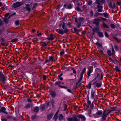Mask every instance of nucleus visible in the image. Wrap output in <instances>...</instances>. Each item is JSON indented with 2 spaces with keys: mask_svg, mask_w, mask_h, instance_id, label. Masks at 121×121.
Wrapping results in <instances>:
<instances>
[{
  "mask_svg": "<svg viewBox=\"0 0 121 121\" xmlns=\"http://www.w3.org/2000/svg\"><path fill=\"white\" fill-rule=\"evenodd\" d=\"M112 111V110H110L108 112L106 111V110L104 111L103 113V114L102 118L101 119L102 121H104L106 120V117Z\"/></svg>",
  "mask_w": 121,
  "mask_h": 121,
  "instance_id": "nucleus-1",
  "label": "nucleus"
},
{
  "mask_svg": "<svg viewBox=\"0 0 121 121\" xmlns=\"http://www.w3.org/2000/svg\"><path fill=\"white\" fill-rule=\"evenodd\" d=\"M95 3L98 5L97 6V7L98 8L97 10L99 12H102V10L101 9L103 8V6H102L100 5L101 4L100 0H96Z\"/></svg>",
  "mask_w": 121,
  "mask_h": 121,
  "instance_id": "nucleus-2",
  "label": "nucleus"
},
{
  "mask_svg": "<svg viewBox=\"0 0 121 121\" xmlns=\"http://www.w3.org/2000/svg\"><path fill=\"white\" fill-rule=\"evenodd\" d=\"M102 114L101 111H99L97 112L95 114H93V116H94L96 118H99L100 117Z\"/></svg>",
  "mask_w": 121,
  "mask_h": 121,
  "instance_id": "nucleus-3",
  "label": "nucleus"
},
{
  "mask_svg": "<svg viewBox=\"0 0 121 121\" xmlns=\"http://www.w3.org/2000/svg\"><path fill=\"white\" fill-rule=\"evenodd\" d=\"M67 119L69 121H80V120L78 119L76 117H68Z\"/></svg>",
  "mask_w": 121,
  "mask_h": 121,
  "instance_id": "nucleus-4",
  "label": "nucleus"
},
{
  "mask_svg": "<svg viewBox=\"0 0 121 121\" xmlns=\"http://www.w3.org/2000/svg\"><path fill=\"white\" fill-rule=\"evenodd\" d=\"M64 7L67 9H70L72 8L73 6L72 5L70 4L68 5L66 4H65L64 5Z\"/></svg>",
  "mask_w": 121,
  "mask_h": 121,
  "instance_id": "nucleus-5",
  "label": "nucleus"
},
{
  "mask_svg": "<svg viewBox=\"0 0 121 121\" xmlns=\"http://www.w3.org/2000/svg\"><path fill=\"white\" fill-rule=\"evenodd\" d=\"M100 21V20L99 19H95L93 20V23L96 25H98L99 24V22Z\"/></svg>",
  "mask_w": 121,
  "mask_h": 121,
  "instance_id": "nucleus-6",
  "label": "nucleus"
},
{
  "mask_svg": "<svg viewBox=\"0 0 121 121\" xmlns=\"http://www.w3.org/2000/svg\"><path fill=\"white\" fill-rule=\"evenodd\" d=\"M22 4H21L20 2H16L13 4V6L15 8L20 6Z\"/></svg>",
  "mask_w": 121,
  "mask_h": 121,
  "instance_id": "nucleus-7",
  "label": "nucleus"
},
{
  "mask_svg": "<svg viewBox=\"0 0 121 121\" xmlns=\"http://www.w3.org/2000/svg\"><path fill=\"white\" fill-rule=\"evenodd\" d=\"M6 110L5 108L4 107H2L0 109V112H3L6 114H7V112L5 111Z\"/></svg>",
  "mask_w": 121,
  "mask_h": 121,
  "instance_id": "nucleus-8",
  "label": "nucleus"
},
{
  "mask_svg": "<svg viewBox=\"0 0 121 121\" xmlns=\"http://www.w3.org/2000/svg\"><path fill=\"white\" fill-rule=\"evenodd\" d=\"M78 117L79 118H81L82 120L83 121H85L86 120V118L83 116L82 115H79L78 116Z\"/></svg>",
  "mask_w": 121,
  "mask_h": 121,
  "instance_id": "nucleus-9",
  "label": "nucleus"
},
{
  "mask_svg": "<svg viewBox=\"0 0 121 121\" xmlns=\"http://www.w3.org/2000/svg\"><path fill=\"white\" fill-rule=\"evenodd\" d=\"M56 31L57 32L61 34H63L64 33V31L62 30L57 29L56 30Z\"/></svg>",
  "mask_w": 121,
  "mask_h": 121,
  "instance_id": "nucleus-10",
  "label": "nucleus"
},
{
  "mask_svg": "<svg viewBox=\"0 0 121 121\" xmlns=\"http://www.w3.org/2000/svg\"><path fill=\"white\" fill-rule=\"evenodd\" d=\"M59 112V111H58L54 115L53 118L55 120V121H56L57 119V115Z\"/></svg>",
  "mask_w": 121,
  "mask_h": 121,
  "instance_id": "nucleus-11",
  "label": "nucleus"
},
{
  "mask_svg": "<svg viewBox=\"0 0 121 121\" xmlns=\"http://www.w3.org/2000/svg\"><path fill=\"white\" fill-rule=\"evenodd\" d=\"M49 61L51 62H53L55 61V60L54 59L53 57L52 56H50L49 57Z\"/></svg>",
  "mask_w": 121,
  "mask_h": 121,
  "instance_id": "nucleus-12",
  "label": "nucleus"
},
{
  "mask_svg": "<svg viewBox=\"0 0 121 121\" xmlns=\"http://www.w3.org/2000/svg\"><path fill=\"white\" fill-rule=\"evenodd\" d=\"M95 91L92 90L91 92V98L92 99H93L95 95Z\"/></svg>",
  "mask_w": 121,
  "mask_h": 121,
  "instance_id": "nucleus-13",
  "label": "nucleus"
},
{
  "mask_svg": "<svg viewBox=\"0 0 121 121\" xmlns=\"http://www.w3.org/2000/svg\"><path fill=\"white\" fill-rule=\"evenodd\" d=\"M54 115L53 113H52L49 114L48 116V118L49 120Z\"/></svg>",
  "mask_w": 121,
  "mask_h": 121,
  "instance_id": "nucleus-14",
  "label": "nucleus"
},
{
  "mask_svg": "<svg viewBox=\"0 0 121 121\" xmlns=\"http://www.w3.org/2000/svg\"><path fill=\"white\" fill-rule=\"evenodd\" d=\"M52 97H55L56 95V93L54 91H52L50 93Z\"/></svg>",
  "mask_w": 121,
  "mask_h": 121,
  "instance_id": "nucleus-15",
  "label": "nucleus"
},
{
  "mask_svg": "<svg viewBox=\"0 0 121 121\" xmlns=\"http://www.w3.org/2000/svg\"><path fill=\"white\" fill-rule=\"evenodd\" d=\"M47 39L49 40H53L54 39L53 35H51L50 37H49L47 38Z\"/></svg>",
  "mask_w": 121,
  "mask_h": 121,
  "instance_id": "nucleus-16",
  "label": "nucleus"
},
{
  "mask_svg": "<svg viewBox=\"0 0 121 121\" xmlns=\"http://www.w3.org/2000/svg\"><path fill=\"white\" fill-rule=\"evenodd\" d=\"M9 17H9L8 18H5L4 19L3 21L4 22L5 24H6L8 23L9 22L8 19L9 18Z\"/></svg>",
  "mask_w": 121,
  "mask_h": 121,
  "instance_id": "nucleus-17",
  "label": "nucleus"
},
{
  "mask_svg": "<svg viewBox=\"0 0 121 121\" xmlns=\"http://www.w3.org/2000/svg\"><path fill=\"white\" fill-rule=\"evenodd\" d=\"M95 72L96 73H97V77H98L99 74L100 72V70L96 68L95 69Z\"/></svg>",
  "mask_w": 121,
  "mask_h": 121,
  "instance_id": "nucleus-18",
  "label": "nucleus"
},
{
  "mask_svg": "<svg viewBox=\"0 0 121 121\" xmlns=\"http://www.w3.org/2000/svg\"><path fill=\"white\" fill-rule=\"evenodd\" d=\"M86 67H84L82 69V71L81 72V76H82L84 74V73H85V72L86 71Z\"/></svg>",
  "mask_w": 121,
  "mask_h": 121,
  "instance_id": "nucleus-19",
  "label": "nucleus"
},
{
  "mask_svg": "<svg viewBox=\"0 0 121 121\" xmlns=\"http://www.w3.org/2000/svg\"><path fill=\"white\" fill-rule=\"evenodd\" d=\"M30 107V104H26L24 107V108L25 109L29 108Z\"/></svg>",
  "mask_w": 121,
  "mask_h": 121,
  "instance_id": "nucleus-20",
  "label": "nucleus"
},
{
  "mask_svg": "<svg viewBox=\"0 0 121 121\" xmlns=\"http://www.w3.org/2000/svg\"><path fill=\"white\" fill-rule=\"evenodd\" d=\"M101 83L100 82H98L96 83V86L97 87H99L101 86Z\"/></svg>",
  "mask_w": 121,
  "mask_h": 121,
  "instance_id": "nucleus-21",
  "label": "nucleus"
},
{
  "mask_svg": "<svg viewBox=\"0 0 121 121\" xmlns=\"http://www.w3.org/2000/svg\"><path fill=\"white\" fill-rule=\"evenodd\" d=\"M5 78L4 76L0 77V81L4 82L5 81Z\"/></svg>",
  "mask_w": 121,
  "mask_h": 121,
  "instance_id": "nucleus-22",
  "label": "nucleus"
},
{
  "mask_svg": "<svg viewBox=\"0 0 121 121\" xmlns=\"http://www.w3.org/2000/svg\"><path fill=\"white\" fill-rule=\"evenodd\" d=\"M59 118L60 120H63L64 116L62 114H60L59 115Z\"/></svg>",
  "mask_w": 121,
  "mask_h": 121,
  "instance_id": "nucleus-23",
  "label": "nucleus"
},
{
  "mask_svg": "<svg viewBox=\"0 0 121 121\" xmlns=\"http://www.w3.org/2000/svg\"><path fill=\"white\" fill-rule=\"evenodd\" d=\"M30 5L29 4H27L26 5V9L28 11H30L31 9L30 8Z\"/></svg>",
  "mask_w": 121,
  "mask_h": 121,
  "instance_id": "nucleus-24",
  "label": "nucleus"
},
{
  "mask_svg": "<svg viewBox=\"0 0 121 121\" xmlns=\"http://www.w3.org/2000/svg\"><path fill=\"white\" fill-rule=\"evenodd\" d=\"M91 72V70L89 68H88L87 72V74L88 76L89 77L90 75Z\"/></svg>",
  "mask_w": 121,
  "mask_h": 121,
  "instance_id": "nucleus-25",
  "label": "nucleus"
},
{
  "mask_svg": "<svg viewBox=\"0 0 121 121\" xmlns=\"http://www.w3.org/2000/svg\"><path fill=\"white\" fill-rule=\"evenodd\" d=\"M103 26L104 27L106 28H109V27L104 22H103Z\"/></svg>",
  "mask_w": 121,
  "mask_h": 121,
  "instance_id": "nucleus-26",
  "label": "nucleus"
},
{
  "mask_svg": "<svg viewBox=\"0 0 121 121\" xmlns=\"http://www.w3.org/2000/svg\"><path fill=\"white\" fill-rule=\"evenodd\" d=\"M39 110V108L38 107H36L34 108V111L35 112H38Z\"/></svg>",
  "mask_w": 121,
  "mask_h": 121,
  "instance_id": "nucleus-27",
  "label": "nucleus"
},
{
  "mask_svg": "<svg viewBox=\"0 0 121 121\" xmlns=\"http://www.w3.org/2000/svg\"><path fill=\"white\" fill-rule=\"evenodd\" d=\"M61 83V82L60 81H57L56 82L55 84V86H58Z\"/></svg>",
  "mask_w": 121,
  "mask_h": 121,
  "instance_id": "nucleus-28",
  "label": "nucleus"
},
{
  "mask_svg": "<svg viewBox=\"0 0 121 121\" xmlns=\"http://www.w3.org/2000/svg\"><path fill=\"white\" fill-rule=\"evenodd\" d=\"M107 53L108 55L110 56L112 55V53L111 51L110 50H108L107 51Z\"/></svg>",
  "mask_w": 121,
  "mask_h": 121,
  "instance_id": "nucleus-29",
  "label": "nucleus"
},
{
  "mask_svg": "<svg viewBox=\"0 0 121 121\" xmlns=\"http://www.w3.org/2000/svg\"><path fill=\"white\" fill-rule=\"evenodd\" d=\"M98 34L99 36L100 37H102L103 35V33L102 32H98Z\"/></svg>",
  "mask_w": 121,
  "mask_h": 121,
  "instance_id": "nucleus-30",
  "label": "nucleus"
},
{
  "mask_svg": "<svg viewBox=\"0 0 121 121\" xmlns=\"http://www.w3.org/2000/svg\"><path fill=\"white\" fill-rule=\"evenodd\" d=\"M45 106L44 105H43L41 106L40 108L41 110L43 111L44 109Z\"/></svg>",
  "mask_w": 121,
  "mask_h": 121,
  "instance_id": "nucleus-31",
  "label": "nucleus"
},
{
  "mask_svg": "<svg viewBox=\"0 0 121 121\" xmlns=\"http://www.w3.org/2000/svg\"><path fill=\"white\" fill-rule=\"evenodd\" d=\"M105 2V0H101L100 1V3L101 4L100 5H102Z\"/></svg>",
  "mask_w": 121,
  "mask_h": 121,
  "instance_id": "nucleus-32",
  "label": "nucleus"
},
{
  "mask_svg": "<svg viewBox=\"0 0 121 121\" xmlns=\"http://www.w3.org/2000/svg\"><path fill=\"white\" fill-rule=\"evenodd\" d=\"M91 82H89L88 85V88L89 89H91Z\"/></svg>",
  "mask_w": 121,
  "mask_h": 121,
  "instance_id": "nucleus-33",
  "label": "nucleus"
},
{
  "mask_svg": "<svg viewBox=\"0 0 121 121\" xmlns=\"http://www.w3.org/2000/svg\"><path fill=\"white\" fill-rule=\"evenodd\" d=\"M96 44L98 47H101L102 46V45L100 43L97 42L96 43Z\"/></svg>",
  "mask_w": 121,
  "mask_h": 121,
  "instance_id": "nucleus-34",
  "label": "nucleus"
},
{
  "mask_svg": "<svg viewBox=\"0 0 121 121\" xmlns=\"http://www.w3.org/2000/svg\"><path fill=\"white\" fill-rule=\"evenodd\" d=\"M111 7L113 8H114L115 7V4L114 3H112Z\"/></svg>",
  "mask_w": 121,
  "mask_h": 121,
  "instance_id": "nucleus-35",
  "label": "nucleus"
},
{
  "mask_svg": "<svg viewBox=\"0 0 121 121\" xmlns=\"http://www.w3.org/2000/svg\"><path fill=\"white\" fill-rule=\"evenodd\" d=\"M17 39H12L11 41V42L12 43L14 42L17 41Z\"/></svg>",
  "mask_w": 121,
  "mask_h": 121,
  "instance_id": "nucleus-36",
  "label": "nucleus"
},
{
  "mask_svg": "<svg viewBox=\"0 0 121 121\" xmlns=\"http://www.w3.org/2000/svg\"><path fill=\"white\" fill-rule=\"evenodd\" d=\"M73 29L75 32L77 33H78L79 32V30L77 29L76 28H74Z\"/></svg>",
  "mask_w": 121,
  "mask_h": 121,
  "instance_id": "nucleus-37",
  "label": "nucleus"
},
{
  "mask_svg": "<svg viewBox=\"0 0 121 121\" xmlns=\"http://www.w3.org/2000/svg\"><path fill=\"white\" fill-rule=\"evenodd\" d=\"M4 24V22L2 20L0 19V26Z\"/></svg>",
  "mask_w": 121,
  "mask_h": 121,
  "instance_id": "nucleus-38",
  "label": "nucleus"
},
{
  "mask_svg": "<svg viewBox=\"0 0 121 121\" xmlns=\"http://www.w3.org/2000/svg\"><path fill=\"white\" fill-rule=\"evenodd\" d=\"M103 15L105 17H108V14L106 13H104L103 14Z\"/></svg>",
  "mask_w": 121,
  "mask_h": 121,
  "instance_id": "nucleus-39",
  "label": "nucleus"
},
{
  "mask_svg": "<svg viewBox=\"0 0 121 121\" xmlns=\"http://www.w3.org/2000/svg\"><path fill=\"white\" fill-rule=\"evenodd\" d=\"M111 27L112 28H113L115 27V25L113 24H111L110 25Z\"/></svg>",
  "mask_w": 121,
  "mask_h": 121,
  "instance_id": "nucleus-40",
  "label": "nucleus"
},
{
  "mask_svg": "<svg viewBox=\"0 0 121 121\" xmlns=\"http://www.w3.org/2000/svg\"><path fill=\"white\" fill-rule=\"evenodd\" d=\"M42 43V45L43 46L45 47L47 46V44L46 43L43 42Z\"/></svg>",
  "mask_w": 121,
  "mask_h": 121,
  "instance_id": "nucleus-41",
  "label": "nucleus"
},
{
  "mask_svg": "<svg viewBox=\"0 0 121 121\" xmlns=\"http://www.w3.org/2000/svg\"><path fill=\"white\" fill-rule=\"evenodd\" d=\"M19 22L18 21H17L15 22V25H18L19 24Z\"/></svg>",
  "mask_w": 121,
  "mask_h": 121,
  "instance_id": "nucleus-42",
  "label": "nucleus"
},
{
  "mask_svg": "<svg viewBox=\"0 0 121 121\" xmlns=\"http://www.w3.org/2000/svg\"><path fill=\"white\" fill-rule=\"evenodd\" d=\"M115 69L117 71H120V70L118 68L117 66L115 67Z\"/></svg>",
  "mask_w": 121,
  "mask_h": 121,
  "instance_id": "nucleus-43",
  "label": "nucleus"
},
{
  "mask_svg": "<svg viewBox=\"0 0 121 121\" xmlns=\"http://www.w3.org/2000/svg\"><path fill=\"white\" fill-rule=\"evenodd\" d=\"M81 25V23H78L77 24V27L78 28H79L80 27Z\"/></svg>",
  "mask_w": 121,
  "mask_h": 121,
  "instance_id": "nucleus-44",
  "label": "nucleus"
},
{
  "mask_svg": "<svg viewBox=\"0 0 121 121\" xmlns=\"http://www.w3.org/2000/svg\"><path fill=\"white\" fill-rule=\"evenodd\" d=\"M92 1L90 0L88 2V4L89 5H90L92 4Z\"/></svg>",
  "mask_w": 121,
  "mask_h": 121,
  "instance_id": "nucleus-45",
  "label": "nucleus"
},
{
  "mask_svg": "<svg viewBox=\"0 0 121 121\" xmlns=\"http://www.w3.org/2000/svg\"><path fill=\"white\" fill-rule=\"evenodd\" d=\"M65 24L64 22H63L62 24V28L63 29H64L65 28Z\"/></svg>",
  "mask_w": 121,
  "mask_h": 121,
  "instance_id": "nucleus-46",
  "label": "nucleus"
},
{
  "mask_svg": "<svg viewBox=\"0 0 121 121\" xmlns=\"http://www.w3.org/2000/svg\"><path fill=\"white\" fill-rule=\"evenodd\" d=\"M27 100L28 102H31L32 101L31 99L30 98L28 99Z\"/></svg>",
  "mask_w": 121,
  "mask_h": 121,
  "instance_id": "nucleus-47",
  "label": "nucleus"
},
{
  "mask_svg": "<svg viewBox=\"0 0 121 121\" xmlns=\"http://www.w3.org/2000/svg\"><path fill=\"white\" fill-rule=\"evenodd\" d=\"M65 52L64 51H63L61 52L60 53V55H63L64 53Z\"/></svg>",
  "mask_w": 121,
  "mask_h": 121,
  "instance_id": "nucleus-48",
  "label": "nucleus"
},
{
  "mask_svg": "<svg viewBox=\"0 0 121 121\" xmlns=\"http://www.w3.org/2000/svg\"><path fill=\"white\" fill-rule=\"evenodd\" d=\"M39 31L37 32V35L38 36H40L41 35V33H39Z\"/></svg>",
  "mask_w": 121,
  "mask_h": 121,
  "instance_id": "nucleus-49",
  "label": "nucleus"
},
{
  "mask_svg": "<svg viewBox=\"0 0 121 121\" xmlns=\"http://www.w3.org/2000/svg\"><path fill=\"white\" fill-rule=\"evenodd\" d=\"M112 54H114L115 53V52L114 50V49L113 48V47H112Z\"/></svg>",
  "mask_w": 121,
  "mask_h": 121,
  "instance_id": "nucleus-50",
  "label": "nucleus"
},
{
  "mask_svg": "<svg viewBox=\"0 0 121 121\" xmlns=\"http://www.w3.org/2000/svg\"><path fill=\"white\" fill-rule=\"evenodd\" d=\"M9 13H7L5 14L4 16L5 17H7L9 16Z\"/></svg>",
  "mask_w": 121,
  "mask_h": 121,
  "instance_id": "nucleus-51",
  "label": "nucleus"
},
{
  "mask_svg": "<svg viewBox=\"0 0 121 121\" xmlns=\"http://www.w3.org/2000/svg\"><path fill=\"white\" fill-rule=\"evenodd\" d=\"M64 29V32H67L68 31V30H67V29L66 28H65Z\"/></svg>",
  "mask_w": 121,
  "mask_h": 121,
  "instance_id": "nucleus-52",
  "label": "nucleus"
},
{
  "mask_svg": "<svg viewBox=\"0 0 121 121\" xmlns=\"http://www.w3.org/2000/svg\"><path fill=\"white\" fill-rule=\"evenodd\" d=\"M109 61L111 62H113V60H112V58L111 57H110L109 58Z\"/></svg>",
  "mask_w": 121,
  "mask_h": 121,
  "instance_id": "nucleus-53",
  "label": "nucleus"
},
{
  "mask_svg": "<svg viewBox=\"0 0 121 121\" xmlns=\"http://www.w3.org/2000/svg\"><path fill=\"white\" fill-rule=\"evenodd\" d=\"M105 36L106 37H108V35L107 33V32H105Z\"/></svg>",
  "mask_w": 121,
  "mask_h": 121,
  "instance_id": "nucleus-54",
  "label": "nucleus"
},
{
  "mask_svg": "<svg viewBox=\"0 0 121 121\" xmlns=\"http://www.w3.org/2000/svg\"><path fill=\"white\" fill-rule=\"evenodd\" d=\"M37 5H38V4L37 3H36V4H34V5L33 8H35V7L37 6Z\"/></svg>",
  "mask_w": 121,
  "mask_h": 121,
  "instance_id": "nucleus-55",
  "label": "nucleus"
},
{
  "mask_svg": "<svg viewBox=\"0 0 121 121\" xmlns=\"http://www.w3.org/2000/svg\"><path fill=\"white\" fill-rule=\"evenodd\" d=\"M114 48L116 50H117L118 49V47L116 46H114Z\"/></svg>",
  "mask_w": 121,
  "mask_h": 121,
  "instance_id": "nucleus-56",
  "label": "nucleus"
},
{
  "mask_svg": "<svg viewBox=\"0 0 121 121\" xmlns=\"http://www.w3.org/2000/svg\"><path fill=\"white\" fill-rule=\"evenodd\" d=\"M72 70H73V72L74 73H76V71L74 69H73Z\"/></svg>",
  "mask_w": 121,
  "mask_h": 121,
  "instance_id": "nucleus-57",
  "label": "nucleus"
},
{
  "mask_svg": "<svg viewBox=\"0 0 121 121\" xmlns=\"http://www.w3.org/2000/svg\"><path fill=\"white\" fill-rule=\"evenodd\" d=\"M6 32V30H3L2 31V32L4 34V35H5V32Z\"/></svg>",
  "mask_w": 121,
  "mask_h": 121,
  "instance_id": "nucleus-58",
  "label": "nucleus"
},
{
  "mask_svg": "<svg viewBox=\"0 0 121 121\" xmlns=\"http://www.w3.org/2000/svg\"><path fill=\"white\" fill-rule=\"evenodd\" d=\"M4 76V74L2 73H0V77Z\"/></svg>",
  "mask_w": 121,
  "mask_h": 121,
  "instance_id": "nucleus-59",
  "label": "nucleus"
},
{
  "mask_svg": "<svg viewBox=\"0 0 121 121\" xmlns=\"http://www.w3.org/2000/svg\"><path fill=\"white\" fill-rule=\"evenodd\" d=\"M93 105H92L90 106V110H92V109L93 108Z\"/></svg>",
  "mask_w": 121,
  "mask_h": 121,
  "instance_id": "nucleus-60",
  "label": "nucleus"
},
{
  "mask_svg": "<svg viewBox=\"0 0 121 121\" xmlns=\"http://www.w3.org/2000/svg\"><path fill=\"white\" fill-rule=\"evenodd\" d=\"M67 91H68V92H70V93L72 92L71 91L70 89H68L67 90Z\"/></svg>",
  "mask_w": 121,
  "mask_h": 121,
  "instance_id": "nucleus-61",
  "label": "nucleus"
},
{
  "mask_svg": "<svg viewBox=\"0 0 121 121\" xmlns=\"http://www.w3.org/2000/svg\"><path fill=\"white\" fill-rule=\"evenodd\" d=\"M50 62L49 61V59H46V60L45 61V62L46 63H47L48 62Z\"/></svg>",
  "mask_w": 121,
  "mask_h": 121,
  "instance_id": "nucleus-62",
  "label": "nucleus"
},
{
  "mask_svg": "<svg viewBox=\"0 0 121 121\" xmlns=\"http://www.w3.org/2000/svg\"><path fill=\"white\" fill-rule=\"evenodd\" d=\"M101 19L103 21H105L107 20V19L103 18H102Z\"/></svg>",
  "mask_w": 121,
  "mask_h": 121,
  "instance_id": "nucleus-63",
  "label": "nucleus"
},
{
  "mask_svg": "<svg viewBox=\"0 0 121 121\" xmlns=\"http://www.w3.org/2000/svg\"><path fill=\"white\" fill-rule=\"evenodd\" d=\"M2 121H7L6 119L5 118H4L2 119Z\"/></svg>",
  "mask_w": 121,
  "mask_h": 121,
  "instance_id": "nucleus-64",
  "label": "nucleus"
}]
</instances>
